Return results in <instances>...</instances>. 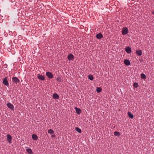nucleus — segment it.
<instances>
[{"instance_id":"16","label":"nucleus","mask_w":154,"mask_h":154,"mask_svg":"<svg viewBox=\"0 0 154 154\" xmlns=\"http://www.w3.org/2000/svg\"><path fill=\"white\" fill-rule=\"evenodd\" d=\"M128 115L129 117L131 119H133L134 117L133 115L131 114L130 112H128Z\"/></svg>"},{"instance_id":"3","label":"nucleus","mask_w":154,"mask_h":154,"mask_svg":"<svg viewBox=\"0 0 154 154\" xmlns=\"http://www.w3.org/2000/svg\"><path fill=\"white\" fill-rule=\"evenodd\" d=\"M46 74L47 77L49 79H51L53 77V75L51 72H46Z\"/></svg>"},{"instance_id":"9","label":"nucleus","mask_w":154,"mask_h":154,"mask_svg":"<svg viewBox=\"0 0 154 154\" xmlns=\"http://www.w3.org/2000/svg\"><path fill=\"white\" fill-rule=\"evenodd\" d=\"M53 97L55 100L58 99L59 98V95L57 93H54L53 94Z\"/></svg>"},{"instance_id":"13","label":"nucleus","mask_w":154,"mask_h":154,"mask_svg":"<svg viewBox=\"0 0 154 154\" xmlns=\"http://www.w3.org/2000/svg\"><path fill=\"white\" fill-rule=\"evenodd\" d=\"M124 63L127 66L130 65L131 63L130 61L128 60L125 59L124 60Z\"/></svg>"},{"instance_id":"17","label":"nucleus","mask_w":154,"mask_h":154,"mask_svg":"<svg viewBox=\"0 0 154 154\" xmlns=\"http://www.w3.org/2000/svg\"><path fill=\"white\" fill-rule=\"evenodd\" d=\"M75 130L77 132H78V133H80L82 132V130L81 129L78 127H75Z\"/></svg>"},{"instance_id":"10","label":"nucleus","mask_w":154,"mask_h":154,"mask_svg":"<svg viewBox=\"0 0 154 154\" xmlns=\"http://www.w3.org/2000/svg\"><path fill=\"white\" fill-rule=\"evenodd\" d=\"M96 37L98 39H100L103 38V35L101 33H99L96 35Z\"/></svg>"},{"instance_id":"22","label":"nucleus","mask_w":154,"mask_h":154,"mask_svg":"<svg viewBox=\"0 0 154 154\" xmlns=\"http://www.w3.org/2000/svg\"><path fill=\"white\" fill-rule=\"evenodd\" d=\"M114 134L115 136H117L118 137L120 135V133L117 131H115Z\"/></svg>"},{"instance_id":"2","label":"nucleus","mask_w":154,"mask_h":154,"mask_svg":"<svg viewBox=\"0 0 154 154\" xmlns=\"http://www.w3.org/2000/svg\"><path fill=\"white\" fill-rule=\"evenodd\" d=\"M7 77H5L3 78L2 82L5 85L8 86H9V83L7 79Z\"/></svg>"},{"instance_id":"15","label":"nucleus","mask_w":154,"mask_h":154,"mask_svg":"<svg viewBox=\"0 0 154 154\" xmlns=\"http://www.w3.org/2000/svg\"><path fill=\"white\" fill-rule=\"evenodd\" d=\"M32 139L35 140H37L38 139V137L35 134H33L32 135Z\"/></svg>"},{"instance_id":"21","label":"nucleus","mask_w":154,"mask_h":154,"mask_svg":"<svg viewBox=\"0 0 154 154\" xmlns=\"http://www.w3.org/2000/svg\"><path fill=\"white\" fill-rule=\"evenodd\" d=\"M88 78L90 80L92 81L94 79V77L92 75H88Z\"/></svg>"},{"instance_id":"25","label":"nucleus","mask_w":154,"mask_h":154,"mask_svg":"<svg viewBox=\"0 0 154 154\" xmlns=\"http://www.w3.org/2000/svg\"><path fill=\"white\" fill-rule=\"evenodd\" d=\"M57 80L59 81L60 82H61V79L60 77H58L57 79Z\"/></svg>"},{"instance_id":"7","label":"nucleus","mask_w":154,"mask_h":154,"mask_svg":"<svg viewBox=\"0 0 154 154\" xmlns=\"http://www.w3.org/2000/svg\"><path fill=\"white\" fill-rule=\"evenodd\" d=\"M125 50L128 54H130L131 52V48L129 46L126 47L125 48Z\"/></svg>"},{"instance_id":"20","label":"nucleus","mask_w":154,"mask_h":154,"mask_svg":"<svg viewBox=\"0 0 154 154\" xmlns=\"http://www.w3.org/2000/svg\"><path fill=\"white\" fill-rule=\"evenodd\" d=\"M102 91V89L100 87H97L96 88V91L97 93H100Z\"/></svg>"},{"instance_id":"11","label":"nucleus","mask_w":154,"mask_h":154,"mask_svg":"<svg viewBox=\"0 0 154 154\" xmlns=\"http://www.w3.org/2000/svg\"><path fill=\"white\" fill-rule=\"evenodd\" d=\"M75 110L76 113L78 114H79L81 113L82 110L80 109L79 108H77V107H75Z\"/></svg>"},{"instance_id":"19","label":"nucleus","mask_w":154,"mask_h":154,"mask_svg":"<svg viewBox=\"0 0 154 154\" xmlns=\"http://www.w3.org/2000/svg\"><path fill=\"white\" fill-rule=\"evenodd\" d=\"M26 151L30 154H32L33 152L32 151L31 149L28 148L26 149Z\"/></svg>"},{"instance_id":"8","label":"nucleus","mask_w":154,"mask_h":154,"mask_svg":"<svg viewBox=\"0 0 154 154\" xmlns=\"http://www.w3.org/2000/svg\"><path fill=\"white\" fill-rule=\"evenodd\" d=\"M7 140L8 142L9 143H11V140H12V137L9 134H8L7 135Z\"/></svg>"},{"instance_id":"26","label":"nucleus","mask_w":154,"mask_h":154,"mask_svg":"<svg viewBox=\"0 0 154 154\" xmlns=\"http://www.w3.org/2000/svg\"><path fill=\"white\" fill-rule=\"evenodd\" d=\"M152 14L154 15V10L152 12Z\"/></svg>"},{"instance_id":"6","label":"nucleus","mask_w":154,"mask_h":154,"mask_svg":"<svg viewBox=\"0 0 154 154\" xmlns=\"http://www.w3.org/2000/svg\"><path fill=\"white\" fill-rule=\"evenodd\" d=\"M7 105L8 107L10 109L12 110H14V107L13 105L10 103H8L7 104Z\"/></svg>"},{"instance_id":"14","label":"nucleus","mask_w":154,"mask_h":154,"mask_svg":"<svg viewBox=\"0 0 154 154\" xmlns=\"http://www.w3.org/2000/svg\"><path fill=\"white\" fill-rule=\"evenodd\" d=\"M136 53L137 55L140 56L142 54V51L140 50H137L136 51Z\"/></svg>"},{"instance_id":"5","label":"nucleus","mask_w":154,"mask_h":154,"mask_svg":"<svg viewBox=\"0 0 154 154\" xmlns=\"http://www.w3.org/2000/svg\"><path fill=\"white\" fill-rule=\"evenodd\" d=\"M12 81L16 83H18L20 82V80L18 79L16 77H13L12 78Z\"/></svg>"},{"instance_id":"27","label":"nucleus","mask_w":154,"mask_h":154,"mask_svg":"<svg viewBox=\"0 0 154 154\" xmlns=\"http://www.w3.org/2000/svg\"><path fill=\"white\" fill-rule=\"evenodd\" d=\"M52 136L53 137H55V135H53Z\"/></svg>"},{"instance_id":"18","label":"nucleus","mask_w":154,"mask_h":154,"mask_svg":"<svg viewBox=\"0 0 154 154\" xmlns=\"http://www.w3.org/2000/svg\"><path fill=\"white\" fill-rule=\"evenodd\" d=\"M140 76L141 78L145 80L146 79V75L143 73H141Z\"/></svg>"},{"instance_id":"23","label":"nucleus","mask_w":154,"mask_h":154,"mask_svg":"<svg viewBox=\"0 0 154 154\" xmlns=\"http://www.w3.org/2000/svg\"><path fill=\"white\" fill-rule=\"evenodd\" d=\"M48 133L52 134H54V132L53 130L50 129L48 131Z\"/></svg>"},{"instance_id":"24","label":"nucleus","mask_w":154,"mask_h":154,"mask_svg":"<svg viewBox=\"0 0 154 154\" xmlns=\"http://www.w3.org/2000/svg\"><path fill=\"white\" fill-rule=\"evenodd\" d=\"M133 86L134 88H136L138 87L139 85L137 83L135 82L134 83Z\"/></svg>"},{"instance_id":"1","label":"nucleus","mask_w":154,"mask_h":154,"mask_svg":"<svg viewBox=\"0 0 154 154\" xmlns=\"http://www.w3.org/2000/svg\"><path fill=\"white\" fill-rule=\"evenodd\" d=\"M122 33L123 35H125L128 32V30L126 27H124L122 30Z\"/></svg>"},{"instance_id":"4","label":"nucleus","mask_w":154,"mask_h":154,"mask_svg":"<svg viewBox=\"0 0 154 154\" xmlns=\"http://www.w3.org/2000/svg\"><path fill=\"white\" fill-rule=\"evenodd\" d=\"M67 58L69 60H72L74 58V56L71 54H69L67 56Z\"/></svg>"},{"instance_id":"12","label":"nucleus","mask_w":154,"mask_h":154,"mask_svg":"<svg viewBox=\"0 0 154 154\" xmlns=\"http://www.w3.org/2000/svg\"><path fill=\"white\" fill-rule=\"evenodd\" d=\"M38 78L41 80L43 81L45 79V77L41 75H39L37 76Z\"/></svg>"}]
</instances>
